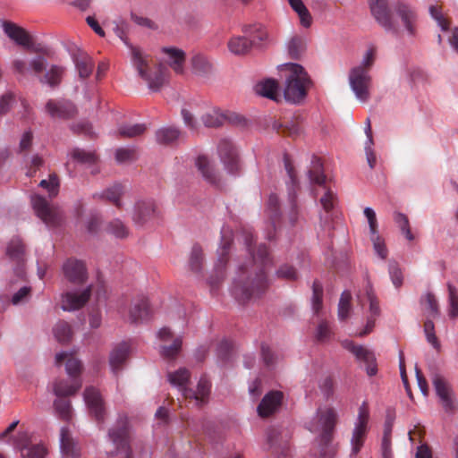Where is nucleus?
Segmentation results:
<instances>
[{"label":"nucleus","mask_w":458,"mask_h":458,"mask_svg":"<svg viewBox=\"0 0 458 458\" xmlns=\"http://www.w3.org/2000/svg\"><path fill=\"white\" fill-rule=\"evenodd\" d=\"M254 239L250 233L245 235V244L251 256L250 264L239 267V275L233 282V294L240 302L259 297L268 287L267 269L271 265V259L265 244L257 249L252 248Z\"/></svg>","instance_id":"f257e3e1"},{"label":"nucleus","mask_w":458,"mask_h":458,"mask_svg":"<svg viewBox=\"0 0 458 458\" xmlns=\"http://www.w3.org/2000/svg\"><path fill=\"white\" fill-rule=\"evenodd\" d=\"M114 30L115 35L131 48V62L140 78L148 83L151 90L158 91L167 81V68L162 64H157L153 68L150 67L149 56L144 55L140 48L129 44L123 23L117 24Z\"/></svg>","instance_id":"f03ea898"},{"label":"nucleus","mask_w":458,"mask_h":458,"mask_svg":"<svg viewBox=\"0 0 458 458\" xmlns=\"http://www.w3.org/2000/svg\"><path fill=\"white\" fill-rule=\"evenodd\" d=\"M63 362L65 363L66 372L72 380L71 382L64 379L55 381L53 390L58 397L72 395L81 387V381L79 377L82 369L81 361L72 353L64 352L55 356L56 365L59 366Z\"/></svg>","instance_id":"7ed1b4c3"},{"label":"nucleus","mask_w":458,"mask_h":458,"mask_svg":"<svg viewBox=\"0 0 458 458\" xmlns=\"http://www.w3.org/2000/svg\"><path fill=\"white\" fill-rule=\"evenodd\" d=\"M286 85L284 95L287 101L299 103L307 95L311 81L304 68L298 64H285Z\"/></svg>","instance_id":"20e7f679"},{"label":"nucleus","mask_w":458,"mask_h":458,"mask_svg":"<svg viewBox=\"0 0 458 458\" xmlns=\"http://www.w3.org/2000/svg\"><path fill=\"white\" fill-rule=\"evenodd\" d=\"M321 426L319 458H334L335 448L331 445L335 427L337 423V412L333 408H327L318 413Z\"/></svg>","instance_id":"39448f33"},{"label":"nucleus","mask_w":458,"mask_h":458,"mask_svg":"<svg viewBox=\"0 0 458 458\" xmlns=\"http://www.w3.org/2000/svg\"><path fill=\"white\" fill-rule=\"evenodd\" d=\"M309 177L311 183L322 187L325 191L319 201L326 212L331 211L337 203V198L335 192L327 186V178L324 174L323 164L318 157H312Z\"/></svg>","instance_id":"423d86ee"},{"label":"nucleus","mask_w":458,"mask_h":458,"mask_svg":"<svg viewBox=\"0 0 458 458\" xmlns=\"http://www.w3.org/2000/svg\"><path fill=\"white\" fill-rule=\"evenodd\" d=\"M420 305L422 311L427 316V320L424 323V332L428 342L436 349H440V344L435 334V326L431 318H435L439 316V306L436 296L428 293L420 298Z\"/></svg>","instance_id":"0eeeda50"},{"label":"nucleus","mask_w":458,"mask_h":458,"mask_svg":"<svg viewBox=\"0 0 458 458\" xmlns=\"http://www.w3.org/2000/svg\"><path fill=\"white\" fill-rule=\"evenodd\" d=\"M221 243L217 250V260L215 265V276H211L208 284L215 289L225 278V271L229 260V252L233 243V234L229 229H223L221 232Z\"/></svg>","instance_id":"6e6552de"},{"label":"nucleus","mask_w":458,"mask_h":458,"mask_svg":"<svg viewBox=\"0 0 458 458\" xmlns=\"http://www.w3.org/2000/svg\"><path fill=\"white\" fill-rule=\"evenodd\" d=\"M108 437L117 448L121 458H132L129 445V423L126 416H121L116 424L109 429Z\"/></svg>","instance_id":"1a4fd4ad"},{"label":"nucleus","mask_w":458,"mask_h":458,"mask_svg":"<svg viewBox=\"0 0 458 458\" xmlns=\"http://www.w3.org/2000/svg\"><path fill=\"white\" fill-rule=\"evenodd\" d=\"M371 81L369 72L363 66H356L350 71V86L356 98L361 102H367L370 98Z\"/></svg>","instance_id":"9d476101"},{"label":"nucleus","mask_w":458,"mask_h":458,"mask_svg":"<svg viewBox=\"0 0 458 458\" xmlns=\"http://www.w3.org/2000/svg\"><path fill=\"white\" fill-rule=\"evenodd\" d=\"M31 204L37 216L47 225L56 226L63 218L61 210L54 206H51L47 200L39 195H35L31 198Z\"/></svg>","instance_id":"9b49d317"},{"label":"nucleus","mask_w":458,"mask_h":458,"mask_svg":"<svg viewBox=\"0 0 458 458\" xmlns=\"http://www.w3.org/2000/svg\"><path fill=\"white\" fill-rule=\"evenodd\" d=\"M284 163L286 173L291 181V185L288 187V199L290 210L288 213V219L291 225H294L298 220L299 209L297 205V189H298V179L296 175V172L294 170L293 165L288 157V155L284 156Z\"/></svg>","instance_id":"f8f14e48"},{"label":"nucleus","mask_w":458,"mask_h":458,"mask_svg":"<svg viewBox=\"0 0 458 458\" xmlns=\"http://www.w3.org/2000/svg\"><path fill=\"white\" fill-rule=\"evenodd\" d=\"M217 153L225 169L231 174L240 171V159L236 147L227 139H222L217 146Z\"/></svg>","instance_id":"ddd939ff"},{"label":"nucleus","mask_w":458,"mask_h":458,"mask_svg":"<svg viewBox=\"0 0 458 458\" xmlns=\"http://www.w3.org/2000/svg\"><path fill=\"white\" fill-rule=\"evenodd\" d=\"M343 346L351 352L358 360L366 364V371L369 377L375 376L377 372V366L374 353L362 345H357L353 342L345 340Z\"/></svg>","instance_id":"4468645a"},{"label":"nucleus","mask_w":458,"mask_h":458,"mask_svg":"<svg viewBox=\"0 0 458 458\" xmlns=\"http://www.w3.org/2000/svg\"><path fill=\"white\" fill-rule=\"evenodd\" d=\"M358 299L361 305H364L365 301L369 303L370 315L367 318V323L364 329L359 333L360 336H365L372 332L375 327L376 318L380 314V309L377 298L376 297L374 290L369 283H368L365 288L364 297L358 296Z\"/></svg>","instance_id":"2eb2a0df"},{"label":"nucleus","mask_w":458,"mask_h":458,"mask_svg":"<svg viewBox=\"0 0 458 458\" xmlns=\"http://www.w3.org/2000/svg\"><path fill=\"white\" fill-rule=\"evenodd\" d=\"M84 401L89 413L94 416L98 422L103 423L105 421L106 410L99 391L93 386L87 387L84 391Z\"/></svg>","instance_id":"dca6fc26"},{"label":"nucleus","mask_w":458,"mask_h":458,"mask_svg":"<svg viewBox=\"0 0 458 458\" xmlns=\"http://www.w3.org/2000/svg\"><path fill=\"white\" fill-rule=\"evenodd\" d=\"M63 271L65 278L74 284H82L88 278L84 262L76 259H67L63 266Z\"/></svg>","instance_id":"f3484780"},{"label":"nucleus","mask_w":458,"mask_h":458,"mask_svg":"<svg viewBox=\"0 0 458 458\" xmlns=\"http://www.w3.org/2000/svg\"><path fill=\"white\" fill-rule=\"evenodd\" d=\"M369 3L377 21L386 30H395L396 27L387 6V0H369Z\"/></svg>","instance_id":"a211bd4d"},{"label":"nucleus","mask_w":458,"mask_h":458,"mask_svg":"<svg viewBox=\"0 0 458 458\" xmlns=\"http://www.w3.org/2000/svg\"><path fill=\"white\" fill-rule=\"evenodd\" d=\"M158 214L157 207L153 200H140L135 204L132 219L137 225H143L157 218Z\"/></svg>","instance_id":"6ab92c4d"},{"label":"nucleus","mask_w":458,"mask_h":458,"mask_svg":"<svg viewBox=\"0 0 458 458\" xmlns=\"http://www.w3.org/2000/svg\"><path fill=\"white\" fill-rule=\"evenodd\" d=\"M204 125L209 128H217L224 124L225 121L232 123L240 124L244 122V119L234 113H221L219 110L214 109L206 113L201 118Z\"/></svg>","instance_id":"aec40b11"},{"label":"nucleus","mask_w":458,"mask_h":458,"mask_svg":"<svg viewBox=\"0 0 458 458\" xmlns=\"http://www.w3.org/2000/svg\"><path fill=\"white\" fill-rule=\"evenodd\" d=\"M46 110L53 118L70 119L77 114L75 106L68 100L50 99L46 105Z\"/></svg>","instance_id":"412c9836"},{"label":"nucleus","mask_w":458,"mask_h":458,"mask_svg":"<svg viewBox=\"0 0 458 458\" xmlns=\"http://www.w3.org/2000/svg\"><path fill=\"white\" fill-rule=\"evenodd\" d=\"M432 382L445 410L446 411H454L455 409V403L448 383L438 374L433 376Z\"/></svg>","instance_id":"4be33fe9"},{"label":"nucleus","mask_w":458,"mask_h":458,"mask_svg":"<svg viewBox=\"0 0 458 458\" xmlns=\"http://www.w3.org/2000/svg\"><path fill=\"white\" fill-rule=\"evenodd\" d=\"M152 310L148 300L144 296L134 299L129 310V318L131 323H140L150 318Z\"/></svg>","instance_id":"5701e85b"},{"label":"nucleus","mask_w":458,"mask_h":458,"mask_svg":"<svg viewBox=\"0 0 458 458\" xmlns=\"http://www.w3.org/2000/svg\"><path fill=\"white\" fill-rule=\"evenodd\" d=\"M91 286L87 287L81 293L67 292L62 295V309L64 310H76L82 308L89 300Z\"/></svg>","instance_id":"b1692460"},{"label":"nucleus","mask_w":458,"mask_h":458,"mask_svg":"<svg viewBox=\"0 0 458 458\" xmlns=\"http://www.w3.org/2000/svg\"><path fill=\"white\" fill-rule=\"evenodd\" d=\"M210 388L211 384L209 380L202 377L198 383L196 390L190 388L183 391V398L190 402L195 401L199 406L203 405L208 403Z\"/></svg>","instance_id":"393cba45"},{"label":"nucleus","mask_w":458,"mask_h":458,"mask_svg":"<svg viewBox=\"0 0 458 458\" xmlns=\"http://www.w3.org/2000/svg\"><path fill=\"white\" fill-rule=\"evenodd\" d=\"M284 394L280 391L267 393L258 406V413L266 418L274 413L281 405Z\"/></svg>","instance_id":"a878e982"},{"label":"nucleus","mask_w":458,"mask_h":458,"mask_svg":"<svg viewBox=\"0 0 458 458\" xmlns=\"http://www.w3.org/2000/svg\"><path fill=\"white\" fill-rule=\"evenodd\" d=\"M72 60L75 64L79 76L81 79L89 78L95 67L93 59L84 51L78 49L72 54Z\"/></svg>","instance_id":"bb28decb"},{"label":"nucleus","mask_w":458,"mask_h":458,"mask_svg":"<svg viewBox=\"0 0 458 458\" xmlns=\"http://www.w3.org/2000/svg\"><path fill=\"white\" fill-rule=\"evenodd\" d=\"M396 13L401 18L407 32L411 36L416 34L417 14L409 5L400 3L395 7Z\"/></svg>","instance_id":"cd10ccee"},{"label":"nucleus","mask_w":458,"mask_h":458,"mask_svg":"<svg viewBox=\"0 0 458 458\" xmlns=\"http://www.w3.org/2000/svg\"><path fill=\"white\" fill-rule=\"evenodd\" d=\"M130 352V346L126 343H121L116 345L110 353L109 364L112 371L117 374L123 368Z\"/></svg>","instance_id":"c85d7f7f"},{"label":"nucleus","mask_w":458,"mask_h":458,"mask_svg":"<svg viewBox=\"0 0 458 458\" xmlns=\"http://www.w3.org/2000/svg\"><path fill=\"white\" fill-rule=\"evenodd\" d=\"M3 27L5 34L17 44L23 47L31 45V37L24 29L11 21L4 22Z\"/></svg>","instance_id":"c756f323"},{"label":"nucleus","mask_w":458,"mask_h":458,"mask_svg":"<svg viewBox=\"0 0 458 458\" xmlns=\"http://www.w3.org/2000/svg\"><path fill=\"white\" fill-rule=\"evenodd\" d=\"M60 445L62 454L65 458H79V449L77 448L69 429L65 427L61 428Z\"/></svg>","instance_id":"7c9ffc66"},{"label":"nucleus","mask_w":458,"mask_h":458,"mask_svg":"<svg viewBox=\"0 0 458 458\" xmlns=\"http://www.w3.org/2000/svg\"><path fill=\"white\" fill-rule=\"evenodd\" d=\"M252 47H259L268 38L266 28L261 24L245 26L242 30Z\"/></svg>","instance_id":"2f4dec72"},{"label":"nucleus","mask_w":458,"mask_h":458,"mask_svg":"<svg viewBox=\"0 0 458 458\" xmlns=\"http://www.w3.org/2000/svg\"><path fill=\"white\" fill-rule=\"evenodd\" d=\"M205 257L202 247L199 243L193 244L188 261L190 270L199 275L202 272Z\"/></svg>","instance_id":"473e14b6"},{"label":"nucleus","mask_w":458,"mask_h":458,"mask_svg":"<svg viewBox=\"0 0 458 458\" xmlns=\"http://www.w3.org/2000/svg\"><path fill=\"white\" fill-rule=\"evenodd\" d=\"M279 85L274 79H267L256 84L255 91L267 98L277 100Z\"/></svg>","instance_id":"72a5a7b5"},{"label":"nucleus","mask_w":458,"mask_h":458,"mask_svg":"<svg viewBox=\"0 0 458 458\" xmlns=\"http://www.w3.org/2000/svg\"><path fill=\"white\" fill-rule=\"evenodd\" d=\"M307 39L304 36L294 35L287 42L288 55L293 59H299L306 51Z\"/></svg>","instance_id":"f704fd0d"},{"label":"nucleus","mask_w":458,"mask_h":458,"mask_svg":"<svg viewBox=\"0 0 458 458\" xmlns=\"http://www.w3.org/2000/svg\"><path fill=\"white\" fill-rule=\"evenodd\" d=\"M164 52L169 58V65L171 68L178 74L182 73L185 62L184 52L175 47L164 48Z\"/></svg>","instance_id":"c9c22d12"},{"label":"nucleus","mask_w":458,"mask_h":458,"mask_svg":"<svg viewBox=\"0 0 458 458\" xmlns=\"http://www.w3.org/2000/svg\"><path fill=\"white\" fill-rule=\"evenodd\" d=\"M167 377L169 382L177 386L182 395L183 391L189 389L187 386L190 383L191 373L188 369L181 368L174 372H169Z\"/></svg>","instance_id":"e433bc0d"},{"label":"nucleus","mask_w":458,"mask_h":458,"mask_svg":"<svg viewBox=\"0 0 458 458\" xmlns=\"http://www.w3.org/2000/svg\"><path fill=\"white\" fill-rule=\"evenodd\" d=\"M124 194V187L120 183H115L111 187L106 189L98 196L99 199H105L113 203L116 208H122L123 204L121 201L122 196Z\"/></svg>","instance_id":"4c0bfd02"},{"label":"nucleus","mask_w":458,"mask_h":458,"mask_svg":"<svg viewBox=\"0 0 458 458\" xmlns=\"http://www.w3.org/2000/svg\"><path fill=\"white\" fill-rule=\"evenodd\" d=\"M196 165L202 176L209 183L216 184L218 182V175L206 157L199 156L196 160Z\"/></svg>","instance_id":"58836bf2"},{"label":"nucleus","mask_w":458,"mask_h":458,"mask_svg":"<svg viewBox=\"0 0 458 458\" xmlns=\"http://www.w3.org/2000/svg\"><path fill=\"white\" fill-rule=\"evenodd\" d=\"M291 8L298 14L301 25L310 28L312 24V17L302 0H287Z\"/></svg>","instance_id":"ea45409f"},{"label":"nucleus","mask_w":458,"mask_h":458,"mask_svg":"<svg viewBox=\"0 0 458 458\" xmlns=\"http://www.w3.org/2000/svg\"><path fill=\"white\" fill-rule=\"evenodd\" d=\"M228 48L234 55H245L251 49V43L244 34L232 38L228 42Z\"/></svg>","instance_id":"a19ab883"},{"label":"nucleus","mask_w":458,"mask_h":458,"mask_svg":"<svg viewBox=\"0 0 458 458\" xmlns=\"http://www.w3.org/2000/svg\"><path fill=\"white\" fill-rule=\"evenodd\" d=\"M180 134V131L175 127H164L157 131L156 139L159 144L169 145L177 140Z\"/></svg>","instance_id":"79ce46f5"},{"label":"nucleus","mask_w":458,"mask_h":458,"mask_svg":"<svg viewBox=\"0 0 458 458\" xmlns=\"http://www.w3.org/2000/svg\"><path fill=\"white\" fill-rule=\"evenodd\" d=\"M273 127L278 133H282L292 138H296L302 132L301 125L296 121L287 122L285 124L276 122Z\"/></svg>","instance_id":"37998d69"},{"label":"nucleus","mask_w":458,"mask_h":458,"mask_svg":"<svg viewBox=\"0 0 458 458\" xmlns=\"http://www.w3.org/2000/svg\"><path fill=\"white\" fill-rule=\"evenodd\" d=\"M267 211L270 220V226L276 231L280 219L279 199L276 194L269 196Z\"/></svg>","instance_id":"c03bdc74"},{"label":"nucleus","mask_w":458,"mask_h":458,"mask_svg":"<svg viewBox=\"0 0 458 458\" xmlns=\"http://www.w3.org/2000/svg\"><path fill=\"white\" fill-rule=\"evenodd\" d=\"M53 333L55 339L62 344L70 342L72 336L71 326L64 320H60L55 325Z\"/></svg>","instance_id":"a18cd8bd"},{"label":"nucleus","mask_w":458,"mask_h":458,"mask_svg":"<svg viewBox=\"0 0 458 458\" xmlns=\"http://www.w3.org/2000/svg\"><path fill=\"white\" fill-rule=\"evenodd\" d=\"M64 68L58 65H52L44 76L40 78V82L47 83L51 87L57 86L62 80Z\"/></svg>","instance_id":"49530a36"},{"label":"nucleus","mask_w":458,"mask_h":458,"mask_svg":"<svg viewBox=\"0 0 458 458\" xmlns=\"http://www.w3.org/2000/svg\"><path fill=\"white\" fill-rule=\"evenodd\" d=\"M72 157L78 163L91 165L98 162V156L93 151H87L82 148H74L71 152Z\"/></svg>","instance_id":"de8ad7c7"},{"label":"nucleus","mask_w":458,"mask_h":458,"mask_svg":"<svg viewBox=\"0 0 458 458\" xmlns=\"http://www.w3.org/2000/svg\"><path fill=\"white\" fill-rule=\"evenodd\" d=\"M352 294L349 291H344L340 297L338 303V318L341 321H345L351 314L352 306Z\"/></svg>","instance_id":"09e8293b"},{"label":"nucleus","mask_w":458,"mask_h":458,"mask_svg":"<svg viewBox=\"0 0 458 458\" xmlns=\"http://www.w3.org/2000/svg\"><path fill=\"white\" fill-rule=\"evenodd\" d=\"M106 230L108 233L116 238L123 239L129 234V229L120 219H114L106 225Z\"/></svg>","instance_id":"8fccbe9b"},{"label":"nucleus","mask_w":458,"mask_h":458,"mask_svg":"<svg viewBox=\"0 0 458 458\" xmlns=\"http://www.w3.org/2000/svg\"><path fill=\"white\" fill-rule=\"evenodd\" d=\"M54 408L58 416L64 420H70L72 417L71 402L58 398L54 402Z\"/></svg>","instance_id":"3c124183"},{"label":"nucleus","mask_w":458,"mask_h":458,"mask_svg":"<svg viewBox=\"0 0 458 458\" xmlns=\"http://www.w3.org/2000/svg\"><path fill=\"white\" fill-rule=\"evenodd\" d=\"M47 450L43 444L31 443L28 447H25L21 453L23 458H45Z\"/></svg>","instance_id":"603ef678"},{"label":"nucleus","mask_w":458,"mask_h":458,"mask_svg":"<svg viewBox=\"0 0 458 458\" xmlns=\"http://www.w3.org/2000/svg\"><path fill=\"white\" fill-rule=\"evenodd\" d=\"M146 125L143 123L126 124L119 128V134L123 138H134L143 134Z\"/></svg>","instance_id":"864d4df0"},{"label":"nucleus","mask_w":458,"mask_h":458,"mask_svg":"<svg viewBox=\"0 0 458 458\" xmlns=\"http://www.w3.org/2000/svg\"><path fill=\"white\" fill-rule=\"evenodd\" d=\"M367 432L366 427H361L359 425L355 426V428L352 433V454H357L361 446L363 445L365 436Z\"/></svg>","instance_id":"5fc2aeb1"},{"label":"nucleus","mask_w":458,"mask_h":458,"mask_svg":"<svg viewBox=\"0 0 458 458\" xmlns=\"http://www.w3.org/2000/svg\"><path fill=\"white\" fill-rule=\"evenodd\" d=\"M448 287V301L449 309L448 315L451 318H458V290L451 284H447Z\"/></svg>","instance_id":"6e6d98bb"},{"label":"nucleus","mask_w":458,"mask_h":458,"mask_svg":"<svg viewBox=\"0 0 458 458\" xmlns=\"http://www.w3.org/2000/svg\"><path fill=\"white\" fill-rule=\"evenodd\" d=\"M394 221L398 225L402 233L405 235L407 240L412 241L414 239V236L411 232L409 219L406 215L395 212L394 214Z\"/></svg>","instance_id":"4d7b16f0"},{"label":"nucleus","mask_w":458,"mask_h":458,"mask_svg":"<svg viewBox=\"0 0 458 458\" xmlns=\"http://www.w3.org/2000/svg\"><path fill=\"white\" fill-rule=\"evenodd\" d=\"M115 159L119 164L130 163L137 159L134 148H120L115 151Z\"/></svg>","instance_id":"13d9d810"},{"label":"nucleus","mask_w":458,"mask_h":458,"mask_svg":"<svg viewBox=\"0 0 458 458\" xmlns=\"http://www.w3.org/2000/svg\"><path fill=\"white\" fill-rule=\"evenodd\" d=\"M312 308L316 314L322 308L323 286L318 281H314L312 285Z\"/></svg>","instance_id":"bf43d9fd"},{"label":"nucleus","mask_w":458,"mask_h":458,"mask_svg":"<svg viewBox=\"0 0 458 458\" xmlns=\"http://www.w3.org/2000/svg\"><path fill=\"white\" fill-rule=\"evenodd\" d=\"M7 254L13 259L21 262L23 260L24 245L18 240L12 241L7 248Z\"/></svg>","instance_id":"052dcab7"},{"label":"nucleus","mask_w":458,"mask_h":458,"mask_svg":"<svg viewBox=\"0 0 458 458\" xmlns=\"http://www.w3.org/2000/svg\"><path fill=\"white\" fill-rule=\"evenodd\" d=\"M191 64L195 72L199 74L208 72L211 68L209 62L200 55H197L192 57Z\"/></svg>","instance_id":"680f3d73"},{"label":"nucleus","mask_w":458,"mask_h":458,"mask_svg":"<svg viewBox=\"0 0 458 458\" xmlns=\"http://www.w3.org/2000/svg\"><path fill=\"white\" fill-rule=\"evenodd\" d=\"M429 13L443 31H446L449 29L450 21L442 14L440 6L431 5Z\"/></svg>","instance_id":"e2e57ef3"},{"label":"nucleus","mask_w":458,"mask_h":458,"mask_svg":"<svg viewBox=\"0 0 458 458\" xmlns=\"http://www.w3.org/2000/svg\"><path fill=\"white\" fill-rule=\"evenodd\" d=\"M182 347V339L175 338L170 346H162L161 355L165 359H174Z\"/></svg>","instance_id":"0e129e2a"},{"label":"nucleus","mask_w":458,"mask_h":458,"mask_svg":"<svg viewBox=\"0 0 458 458\" xmlns=\"http://www.w3.org/2000/svg\"><path fill=\"white\" fill-rule=\"evenodd\" d=\"M31 296V288L30 286H23L19 289L11 298L13 305H19L25 303Z\"/></svg>","instance_id":"69168bd1"},{"label":"nucleus","mask_w":458,"mask_h":458,"mask_svg":"<svg viewBox=\"0 0 458 458\" xmlns=\"http://www.w3.org/2000/svg\"><path fill=\"white\" fill-rule=\"evenodd\" d=\"M39 185L47 189L51 198L55 197L58 193L59 180L56 174H50L48 180H42Z\"/></svg>","instance_id":"338daca9"},{"label":"nucleus","mask_w":458,"mask_h":458,"mask_svg":"<svg viewBox=\"0 0 458 458\" xmlns=\"http://www.w3.org/2000/svg\"><path fill=\"white\" fill-rule=\"evenodd\" d=\"M276 276L279 278L289 280V281H295L298 278V274L296 269L290 265H283L281 266L277 271Z\"/></svg>","instance_id":"774afa93"}]
</instances>
